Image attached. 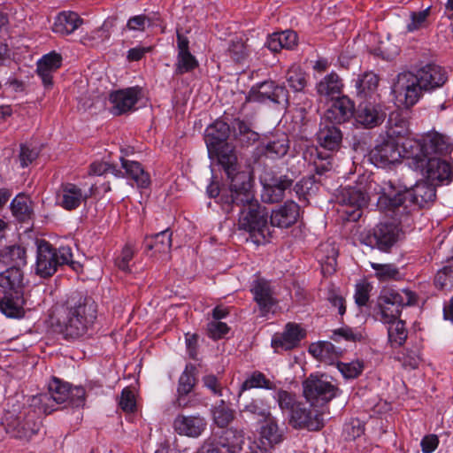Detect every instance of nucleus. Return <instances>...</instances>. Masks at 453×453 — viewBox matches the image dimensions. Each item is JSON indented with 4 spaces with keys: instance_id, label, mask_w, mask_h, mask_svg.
Here are the masks:
<instances>
[{
    "instance_id": "f257e3e1",
    "label": "nucleus",
    "mask_w": 453,
    "mask_h": 453,
    "mask_svg": "<svg viewBox=\"0 0 453 453\" xmlns=\"http://www.w3.org/2000/svg\"><path fill=\"white\" fill-rule=\"evenodd\" d=\"M451 150L449 139L434 130L417 138H405L401 150L393 138L377 144L370 152V159L379 167L395 163L400 157L408 160L409 166L430 181L450 180L453 175L451 165L438 156Z\"/></svg>"
},
{
    "instance_id": "f03ea898",
    "label": "nucleus",
    "mask_w": 453,
    "mask_h": 453,
    "mask_svg": "<svg viewBox=\"0 0 453 453\" xmlns=\"http://www.w3.org/2000/svg\"><path fill=\"white\" fill-rule=\"evenodd\" d=\"M97 318V304L88 296H80L77 301H69L54 306L50 312L48 323L51 329L65 340H76L92 328Z\"/></svg>"
},
{
    "instance_id": "7ed1b4c3",
    "label": "nucleus",
    "mask_w": 453,
    "mask_h": 453,
    "mask_svg": "<svg viewBox=\"0 0 453 453\" xmlns=\"http://www.w3.org/2000/svg\"><path fill=\"white\" fill-rule=\"evenodd\" d=\"M435 197L436 190L434 186L426 181H418L412 188L403 193H396L395 188L388 185V188H381L377 206L381 211H391L394 216L396 217L407 212V205H403L407 199L418 207L423 208L430 205Z\"/></svg>"
},
{
    "instance_id": "20e7f679",
    "label": "nucleus",
    "mask_w": 453,
    "mask_h": 453,
    "mask_svg": "<svg viewBox=\"0 0 453 453\" xmlns=\"http://www.w3.org/2000/svg\"><path fill=\"white\" fill-rule=\"evenodd\" d=\"M220 165L223 167L230 180L229 193H223L221 196V203L223 206L236 204L245 208L251 203H259L257 200L255 199L253 191L251 190L250 174L246 172L240 171L238 162H236L233 155H230L229 157L221 155Z\"/></svg>"
},
{
    "instance_id": "39448f33",
    "label": "nucleus",
    "mask_w": 453,
    "mask_h": 453,
    "mask_svg": "<svg viewBox=\"0 0 453 453\" xmlns=\"http://www.w3.org/2000/svg\"><path fill=\"white\" fill-rule=\"evenodd\" d=\"M49 393L40 394L31 397V405L39 412L50 414L56 410L55 404L68 403L72 407L83 406L85 403V389L82 387L73 388L67 382L53 378L48 386Z\"/></svg>"
},
{
    "instance_id": "423d86ee",
    "label": "nucleus",
    "mask_w": 453,
    "mask_h": 453,
    "mask_svg": "<svg viewBox=\"0 0 453 453\" xmlns=\"http://www.w3.org/2000/svg\"><path fill=\"white\" fill-rule=\"evenodd\" d=\"M38 410L31 405L24 406L22 409L7 410L1 424L12 438L28 442L36 435L41 428V422L38 418Z\"/></svg>"
},
{
    "instance_id": "0eeeda50",
    "label": "nucleus",
    "mask_w": 453,
    "mask_h": 453,
    "mask_svg": "<svg viewBox=\"0 0 453 453\" xmlns=\"http://www.w3.org/2000/svg\"><path fill=\"white\" fill-rule=\"evenodd\" d=\"M70 265L78 271L81 265L73 260L72 250L68 246L54 248L50 242L41 240L37 242L35 272L42 278L52 276L59 266Z\"/></svg>"
},
{
    "instance_id": "6e6552de",
    "label": "nucleus",
    "mask_w": 453,
    "mask_h": 453,
    "mask_svg": "<svg viewBox=\"0 0 453 453\" xmlns=\"http://www.w3.org/2000/svg\"><path fill=\"white\" fill-rule=\"evenodd\" d=\"M416 296L409 289L396 291L384 288L377 298L374 307V316L383 324H390L400 318L401 309L415 303Z\"/></svg>"
},
{
    "instance_id": "1a4fd4ad",
    "label": "nucleus",
    "mask_w": 453,
    "mask_h": 453,
    "mask_svg": "<svg viewBox=\"0 0 453 453\" xmlns=\"http://www.w3.org/2000/svg\"><path fill=\"white\" fill-rule=\"evenodd\" d=\"M391 90L395 104L405 108L415 105L425 91L416 73L412 72L399 73L392 85Z\"/></svg>"
},
{
    "instance_id": "9d476101",
    "label": "nucleus",
    "mask_w": 453,
    "mask_h": 453,
    "mask_svg": "<svg viewBox=\"0 0 453 453\" xmlns=\"http://www.w3.org/2000/svg\"><path fill=\"white\" fill-rule=\"evenodd\" d=\"M303 395L312 405L326 404L335 398L341 390L325 374H311L303 383Z\"/></svg>"
},
{
    "instance_id": "9b49d317",
    "label": "nucleus",
    "mask_w": 453,
    "mask_h": 453,
    "mask_svg": "<svg viewBox=\"0 0 453 453\" xmlns=\"http://www.w3.org/2000/svg\"><path fill=\"white\" fill-rule=\"evenodd\" d=\"M372 188V181H365L363 178L355 186L345 187L341 190L338 196L342 206L349 207L345 213L352 220H357L361 217L360 210L365 207L369 202V191Z\"/></svg>"
},
{
    "instance_id": "f8f14e48",
    "label": "nucleus",
    "mask_w": 453,
    "mask_h": 453,
    "mask_svg": "<svg viewBox=\"0 0 453 453\" xmlns=\"http://www.w3.org/2000/svg\"><path fill=\"white\" fill-rule=\"evenodd\" d=\"M268 212L259 203H251L242 208L239 219V229L249 232L253 237H260L263 241L269 235Z\"/></svg>"
},
{
    "instance_id": "ddd939ff",
    "label": "nucleus",
    "mask_w": 453,
    "mask_h": 453,
    "mask_svg": "<svg viewBox=\"0 0 453 453\" xmlns=\"http://www.w3.org/2000/svg\"><path fill=\"white\" fill-rule=\"evenodd\" d=\"M230 134L228 124L222 120H216L205 130V142L210 153L216 155L220 164L221 155L229 157L230 155L237 160L234 148L226 142Z\"/></svg>"
},
{
    "instance_id": "4468645a",
    "label": "nucleus",
    "mask_w": 453,
    "mask_h": 453,
    "mask_svg": "<svg viewBox=\"0 0 453 453\" xmlns=\"http://www.w3.org/2000/svg\"><path fill=\"white\" fill-rule=\"evenodd\" d=\"M399 233L400 230L396 224L380 223L372 232L363 237L362 242L372 249L376 248L387 252L397 242Z\"/></svg>"
},
{
    "instance_id": "2eb2a0df",
    "label": "nucleus",
    "mask_w": 453,
    "mask_h": 453,
    "mask_svg": "<svg viewBox=\"0 0 453 453\" xmlns=\"http://www.w3.org/2000/svg\"><path fill=\"white\" fill-rule=\"evenodd\" d=\"M89 195L74 183H62L56 193V204L65 211H73L85 203Z\"/></svg>"
},
{
    "instance_id": "dca6fc26",
    "label": "nucleus",
    "mask_w": 453,
    "mask_h": 453,
    "mask_svg": "<svg viewBox=\"0 0 453 453\" xmlns=\"http://www.w3.org/2000/svg\"><path fill=\"white\" fill-rule=\"evenodd\" d=\"M325 411H309L298 403L290 412L289 423L295 428L319 431L325 425Z\"/></svg>"
},
{
    "instance_id": "f3484780",
    "label": "nucleus",
    "mask_w": 453,
    "mask_h": 453,
    "mask_svg": "<svg viewBox=\"0 0 453 453\" xmlns=\"http://www.w3.org/2000/svg\"><path fill=\"white\" fill-rule=\"evenodd\" d=\"M287 96L288 91L284 87L276 85L273 81H265L251 88L249 98L259 103L271 101L280 104L287 100Z\"/></svg>"
},
{
    "instance_id": "a211bd4d",
    "label": "nucleus",
    "mask_w": 453,
    "mask_h": 453,
    "mask_svg": "<svg viewBox=\"0 0 453 453\" xmlns=\"http://www.w3.org/2000/svg\"><path fill=\"white\" fill-rule=\"evenodd\" d=\"M242 443V431L228 429L219 441L205 445L203 453H237Z\"/></svg>"
},
{
    "instance_id": "6ab92c4d",
    "label": "nucleus",
    "mask_w": 453,
    "mask_h": 453,
    "mask_svg": "<svg viewBox=\"0 0 453 453\" xmlns=\"http://www.w3.org/2000/svg\"><path fill=\"white\" fill-rule=\"evenodd\" d=\"M425 91L441 88L448 80L446 70L436 64L429 63L415 73Z\"/></svg>"
},
{
    "instance_id": "aec40b11",
    "label": "nucleus",
    "mask_w": 453,
    "mask_h": 453,
    "mask_svg": "<svg viewBox=\"0 0 453 453\" xmlns=\"http://www.w3.org/2000/svg\"><path fill=\"white\" fill-rule=\"evenodd\" d=\"M139 97L140 89L137 88H128L111 92L109 96L111 112L115 115H120L133 110Z\"/></svg>"
},
{
    "instance_id": "412c9836",
    "label": "nucleus",
    "mask_w": 453,
    "mask_h": 453,
    "mask_svg": "<svg viewBox=\"0 0 453 453\" xmlns=\"http://www.w3.org/2000/svg\"><path fill=\"white\" fill-rule=\"evenodd\" d=\"M305 332L295 323H288L281 334H276L272 339V346L275 351L289 350L296 347L304 338Z\"/></svg>"
},
{
    "instance_id": "4be33fe9",
    "label": "nucleus",
    "mask_w": 453,
    "mask_h": 453,
    "mask_svg": "<svg viewBox=\"0 0 453 453\" xmlns=\"http://www.w3.org/2000/svg\"><path fill=\"white\" fill-rule=\"evenodd\" d=\"M354 114V104L347 96L337 97L326 111L324 118L333 124L348 121Z\"/></svg>"
},
{
    "instance_id": "5701e85b",
    "label": "nucleus",
    "mask_w": 453,
    "mask_h": 453,
    "mask_svg": "<svg viewBox=\"0 0 453 453\" xmlns=\"http://www.w3.org/2000/svg\"><path fill=\"white\" fill-rule=\"evenodd\" d=\"M356 120L362 126L372 128L381 124L386 117L381 105L369 102L360 103L356 111Z\"/></svg>"
},
{
    "instance_id": "b1692460",
    "label": "nucleus",
    "mask_w": 453,
    "mask_h": 453,
    "mask_svg": "<svg viewBox=\"0 0 453 453\" xmlns=\"http://www.w3.org/2000/svg\"><path fill=\"white\" fill-rule=\"evenodd\" d=\"M206 421L199 415H178L173 421L174 430L180 435L198 437L204 431Z\"/></svg>"
},
{
    "instance_id": "393cba45",
    "label": "nucleus",
    "mask_w": 453,
    "mask_h": 453,
    "mask_svg": "<svg viewBox=\"0 0 453 453\" xmlns=\"http://www.w3.org/2000/svg\"><path fill=\"white\" fill-rule=\"evenodd\" d=\"M24 274L19 267L10 266L0 273V291L3 294H24Z\"/></svg>"
},
{
    "instance_id": "a878e982",
    "label": "nucleus",
    "mask_w": 453,
    "mask_h": 453,
    "mask_svg": "<svg viewBox=\"0 0 453 453\" xmlns=\"http://www.w3.org/2000/svg\"><path fill=\"white\" fill-rule=\"evenodd\" d=\"M299 215V205L293 201H288L272 211L271 224L278 227L288 228L297 221Z\"/></svg>"
},
{
    "instance_id": "bb28decb",
    "label": "nucleus",
    "mask_w": 453,
    "mask_h": 453,
    "mask_svg": "<svg viewBox=\"0 0 453 453\" xmlns=\"http://www.w3.org/2000/svg\"><path fill=\"white\" fill-rule=\"evenodd\" d=\"M194 370L195 368L192 365H187L180 376L176 404L180 408H188L193 405V401L188 395L191 393L196 384Z\"/></svg>"
},
{
    "instance_id": "cd10ccee",
    "label": "nucleus",
    "mask_w": 453,
    "mask_h": 453,
    "mask_svg": "<svg viewBox=\"0 0 453 453\" xmlns=\"http://www.w3.org/2000/svg\"><path fill=\"white\" fill-rule=\"evenodd\" d=\"M62 65V57L56 51H51L44 55L37 62V73L41 77L42 83L46 87H50L53 83V73H56Z\"/></svg>"
},
{
    "instance_id": "c85d7f7f",
    "label": "nucleus",
    "mask_w": 453,
    "mask_h": 453,
    "mask_svg": "<svg viewBox=\"0 0 453 453\" xmlns=\"http://www.w3.org/2000/svg\"><path fill=\"white\" fill-rule=\"evenodd\" d=\"M292 180L286 176L279 179L265 180L263 183L262 199L265 203H278L284 197V193L291 187Z\"/></svg>"
},
{
    "instance_id": "c756f323",
    "label": "nucleus",
    "mask_w": 453,
    "mask_h": 453,
    "mask_svg": "<svg viewBox=\"0 0 453 453\" xmlns=\"http://www.w3.org/2000/svg\"><path fill=\"white\" fill-rule=\"evenodd\" d=\"M83 24V19L78 13L71 11H63L54 19L52 31L60 35L73 34Z\"/></svg>"
},
{
    "instance_id": "7c9ffc66",
    "label": "nucleus",
    "mask_w": 453,
    "mask_h": 453,
    "mask_svg": "<svg viewBox=\"0 0 453 453\" xmlns=\"http://www.w3.org/2000/svg\"><path fill=\"white\" fill-rule=\"evenodd\" d=\"M0 297V311L9 318H22L25 315L24 294L7 293Z\"/></svg>"
},
{
    "instance_id": "2f4dec72",
    "label": "nucleus",
    "mask_w": 453,
    "mask_h": 453,
    "mask_svg": "<svg viewBox=\"0 0 453 453\" xmlns=\"http://www.w3.org/2000/svg\"><path fill=\"white\" fill-rule=\"evenodd\" d=\"M317 141L322 148L335 151L341 148L342 134L341 130L334 125L321 126L317 134Z\"/></svg>"
},
{
    "instance_id": "473e14b6",
    "label": "nucleus",
    "mask_w": 453,
    "mask_h": 453,
    "mask_svg": "<svg viewBox=\"0 0 453 453\" xmlns=\"http://www.w3.org/2000/svg\"><path fill=\"white\" fill-rule=\"evenodd\" d=\"M251 292L254 295L255 301L263 312L269 311L275 303L270 283L265 280L259 279L255 280L251 288Z\"/></svg>"
},
{
    "instance_id": "72a5a7b5",
    "label": "nucleus",
    "mask_w": 453,
    "mask_h": 453,
    "mask_svg": "<svg viewBox=\"0 0 453 453\" xmlns=\"http://www.w3.org/2000/svg\"><path fill=\"white\" fill-rule=\"evenodd\" d=\"M121 165L125 170V177L134 180L137 188H145L150 186V174L139 162L121 158Z\"/></svg>"
},
{
    "instance_id": "f704fd0d",
    "label": "nucleus",
    "mask_w": 453,
    "mask_h": 453,
    "mask_svg": "<svg viewBox=\"0 0 453 453\" xmlns=\"http://www.w3.org/2000/svg\"><path fill=\"white\" fill-rule=\"evenodd\" d=\"M145 248L156 254L167 255L172 247V232L169 229L161 231L154 235L146 236Z\"/></svg>"
},
{
    "instance_id": "c9c22d12",
    "label": "nucleus",
    "mask_w": 453,
    "mask_h": 453,
    "mask_svg": "<svg viewBox=\"0 0 453 453\" xmlns=\"http://www.w3.org/2000/svg\"><path fill=\"white\" fill-rule=\"evenodd\" d=\"M289 149L288 136L281 133L275 134L267 142L263 143V150L266 157L277 158L285 156Z\"/></svg>"
},
{
    "instance_id": "e433bc0d",
    "label": "nucleus",
    "mask_w": 453,
    "mask_h": 453,
    "mask_svg": "<svg viewBox=\"0 0 453 453\" xmlns=\"http://www.w3.org/2000/svg\"><path fill=\"white\" fill-rule=\"evenodd\" d=\"M342 86L339 75L331 73L318 82L316 90L319 96L333 98L342 93Z\"/></svg>"
},
{
    "instance_id": "4c0bfd02",
    "label": "nucleus",
    "mask_w": 453,
    "mask_h": 453,
    "mask_svg": "<svg viewBox=\"0 0 453 453\" xmlns=\"http://www.w3.org/2000/svg\"><path fill=\"white\" fill-rule=\"evenodd\" d=\"M0 261L6 265L18 266L26 265V250L19 245L4 247L0 251Z\"/></svg>"
},
{
    "instance_id": "58836bf2",
    "label": "nucleus",
    "mask_w": 453,
    "mask_h": 453,
    "mask_svg": "<svg viewBox=\"0 0 453 453\" xmlns=\"http://www.w3.org/2000/svg\"><path fill=\"white\" fill-rule=\"evenodd\" d=\"M309 353L318 360L328 363L339 356V351L330 342H319L311 344Z\"/></svg>"
},
{
    "instance_id": "ea45409f",
    "label": "nucleus",
    "mask_w": 453,
    "mask_h": 453,
    "mask_svg": "<svg viewBox=\"0 0 453 453\" xmlns=\"http://www.w3.org/2000/svg\"><path fill=\"white\" fill-rule=\"evenodd\" d=\"M11 210L18 220L26 221L33 214L32 202L27 196L18 195L11 203Z\"/></svg>"
},
{
    "instance_id": "a19ab883",
    "label": "nucleus",
    "mask_w": 453,
    "mask_h": 453,
    "mask_svg": "<svg viewBox=\"0 0 453 453\" xmlns=\"http://www.w3.org/2000/svg\"><path fill=\"white\" fill-rule=\"evenodd\" d=\"M379 85V77L372 72H367L356 80L357 92L360 96L367 97L375 92Z\"/></svg>"
},
{
    "instance_id": "79ce46f5",
    "label": "nucleus",
    "mask_w": 453,
    "mask_h": 453,
    "mask_svg": "<svg viewBox=\"0 0 453 453\" xmlns=\"http://www.w3.org/2000/svg\"><path fill=\"white\" fill-rule=\"evenodd\" d=\"M388 325V335L390 344L394 347H400L403 345L408 336L405 322L397 319Z\"/></svg>"
},
{
    "instance_id": "37998d69",
    "label": "nucleus",
    "mask_w": 453,
    "mask_h": 453,
    "mask_svg": "<svg viewBox=\"0 0 453 453\" xmlns=\"http://www.w3.org/2000/svg\"><path fill=\"white\" fill-rule=\"evenodd\" d=\"M251 388H266L272 389L273 383L265 377L261 372L256 371L252 372L242 384L238 397L240 398L242 393Z\"/></svg>"
},
{
    "instance_id": "c03bdc74",
    "label": "nucleus",
    "mask_w": 453,
    "mask_h": 453,
    "mask_svg": "<svg viewBox=\"0 0 453 453\" xmlns=\"http://www.w3.org/2000/svg\"><path fill=\"white\" fill-rule=\"evenodd\" d=\"M431 9V6H427L424 10L411 12L410 19L406 24V30L412 33L428 27Z\"/></svg>"
},
{
    "instance_id": "a18cd8bd",
    "label": "nucleus",
    "mask_w": 453,
    "mask_h": 453,
    "mask_svg": "<svg viewBox=\"0 0 453 453\" xmlns=\"http://www.w3.org/2000/svg\"><path fill=\"white\" fill-rule=\"evenodd\" d=\"M287 81L294 91H302L307 84V74L299 65H293L288 70Z\"/></svg>"
},
{
    "instance_id": "49530a36",
    "label": "nucleus",
    "mask_w": 453,
    "mask_h": 453,
    "mask_svg": "<svg viewBox=\"0 0 453 453\" xmlns=\"http://www.w3.org/2000/svg\"><path fill=\"white\" fill-rule=\"evenodd\" d=\"M371 267L375 271V277L380 281H388L399 278L398 268L392 264H379L371 262Z\"/></svg>"
},
{
    "instance_id": "de8ad7c7",
    "label": "nucleus",
    "mask_w": 453,
    "mask_h": 453,
    "mask_svg": "<svg viewBox=\"0 0 453 453\" xmlns=\"http://www.w3.org/2000/svg\"><path fill=\"white\" fill-rule=\"evenodd\" d=\"M434 284L439 289L450 291L453 288V265H446L440 270L434 278Z\"/></svg>"
},
{
    "instance_id": "09e8293b",
    "label": "nucleus",
    "mask_w": 453,
    "mask_h": 453,
    "mask_svg": "<svg viewBox=\"0 0 453 453\" xmlns=\"http://www.w3.org/2000/svg\"><path fill=\"white\" fill-rule=\"evenodd\" d=\"M135 254V248L134 245L127 243L126 244L119 256L115 259V265L125 273L131 272L130 263L132 262Z\"/></svg>"
},
{
    "instance_id": "8fccbe9b",
    "label": "nucleus",
    "mask_w": 453,
    "mask_h": 453,
    "mask_svg": "<svg viewBox=\"0 0 453 453\" xmlns=\"http://www.w3.org/2000/svg\"><path fill=\"white\" fill-rule=\"evenodd\" d=\"M261 437L265 440L269 445L279 443L281 441V434L279 431L276 422L268 418L266 424L261 428Z\"/></svg>"
},
{
    "instance_id": "3c124183",
    "label": "nucleus",
    "mask_w": 453,
    "mask_h": 453,
    "mask_svg": "<svg viewBox=\"0 0 453 453\" xmlns=\"http://www.w3.org/2000/svg\"><path fill=\"white\" fill-rule=\"evenodd\" d=\"M197 65L198 63L190 51L178 53L175 70L176 73L183 74L194 70Z\"/></svg>"
},
{
    "instance_id": "603ef678",
    "label": "nucleus",
    "mask_w": 453,
    "mask_h": 453,
    "mask_svg": "<svg viewBox=\"0 0 453 453\" xmlns=\"http://www.w3.org/2000/svg\"><path fill=\"white\" fill-rule=\"evenodd\" d=\"M337 368L342 376L347 380L357 378L364 370V365L360 361L350 363L338 362Z\"/></svg>"
},
{
    "instance_id": "864d4df0",
    "label": "nucleus",
    "mask_w": 453,
    "mask_h": 453,
    "mask_svg": "<svg viewBox=\"0 0 453 453\" xmlns=\"http://www.w3.org/2000/svg\"><path fill=\"white\" fill-rule=\"evenodd\" d=\"M332 339L339 342L344 339L349 342H360L364 339L362 331L349 326H342L333 332Z\"/></svg>"
},
{
    "instance_id": "5fc2aeb1",
    "label": "nucleus",
    "mask_w": 453,
    "mask_h": 453,
    "mask_svg": "<svg viewBox=\"0 0 453 453\" xmlns=\"http://www.w3.org/2000/svg\"><path fill=\"white\" fill-rule=\"evenodd\" d=\"M214 422L219 427L226 426L234 419V411L221 402V404L215 407L213 410Z\"/></svg>"
},
{
    "instance_id": "6e6d98bb",
    "label": "nucleus",
    "mask_w": 453,
    "mask_h": 453,
    "mask_svg": "<svg viewBox=\"0 0 453 453\" xmlns=\"http://www.w3.org/2000/svg\"><path fill=\"white\" fill-rule=\"evenodd\" d=\"M242 411L250 412L263 418H267L270 415L268 407L262 399H252L243 406Z\"/></svg>"
},
{
    "instance_id": "4d7b16f0",
    "label": "nucleus",
    "mask_w": 453,
    "mask_h": 453,
    "mask_svg": "<svg viewBox=\"0 0 453 453\" xmlns=\"http://www.w3.org/2000/svg\"><path fill=\"white\" fill-rule=\"evenodd\" d=\"M275 399L277 400L281 410L289 411L290 412L298 404L296 399V395L286 390H279L276 393Z\"/></svg>"
},
{
    "instance_id": "13d9d810",
    "label": "nucleus",
    "mask_w": 453,
    "mask_h": 453,
    "mask_svg": "<svg viewBox=\"0 0 453 453\" xmlns=\"http://www.w3.org/2000/svg\"><path fill=\"white\" fill-rule=\"evenodd\" d=\"M119 404L125 412H134L136 410V399L134 391L129 388H125L121 392Z\"/></svg>"
},
{
    "instance_id": "bf43d9fd",
    "label": "nucleus",
    "mask_w": 453,
    "mask_h": 453,
    "mask_svg": "<svg viewBox=\"0 0 453 453\" xmlns=\"http://www.w3.org/2000/svg\"><path fill=\"white\" fill-rule=\"evenodd\" d=\"M229 332V326L219 320L212 319L207 324V334L212 339H220Z\"/></svg>"
},
{
    "instance_id": "052dcab7",
    "label": "nucleus",
    "mask_w": 453,
    "mask_h": 453,
    "mask_svg": "<svg viewBox=\"0 0 453 453\" xmlns=\"http://www.w3.org/2000/svg\"><path fill=\"white\" fill-rule=\"evenodd\" d=\"M371 290L372 285L366 281H361L356 285L354 297L358 306H364L367 303Z\"/></svg>"
},
{
    "instance_id": "680f3d73",
    "label": "nucleus",
    "mask_w": 453,
    "mask_h": 453,
    "mask_svg": "<svg viewBox=\"0 0 453 453\" xmlns=\"http://www.w3.org/2000/svg\"><path fill=\"white\" fill-rule=\"evenodd\" d=\"M233 127L236 135L247 138L248 141H256L257 139V134L253 132L250 127L242 120L235 119L233 124Z\"/></svg>"
},
{
    "instance_id": "e2e57ef3",
    "label": "nucleus",
    "mask_w": 453,
    "mask_h": 453,
    "mask_svg": "<svg viewBox=\"0 0 453 453\" xmlns=\"http://www.w3.org/2000/svg\"><path fill=\"white\" fill-rule=\"evenodd\" d=\"M150 24V19L147 16L141 14L131 17L127 20V28L130 31L142 32Z\"/></svg>"
},
{
    "instance_id": "0e129e2a",
    "label": "nucleus",
    "mask_w": 453,
    "mask_h": 453,
    "mask_svg": "<svg viewBox=\"0 0 453 453\" xmlns=\"http://www.w3.org/2000/svg\"><path fill=\"white\" fill-rule=\"evenodd\" d=\"M282 49L291 50L297 43V35L292 30L276 33Z\"/></svg>"
},
{
    "instance_id": "69168bd1",
    "label": "nucleus",
    "mask_w": 453,
    "mask_h": 453,
    "mask_svg": "<svg viewBox=\"0 0 453 453\" xmlns=\"http://www.w3.org/2000/svg\"><path fill=\"white\" fill-rule=\"evenodd\" d=\"M398 359L402 362L405 368L409 369L418 368L420 362L419 356L412 350H407L406 352H403L402 356L398 357Z\"/></svg>"
},
{
    "instance_id": "338daca9",
    "label": "nucleus",
    "mask_w": 453,
    "mask_h": 453,
    "mask_svg": "<svg viewBox=\"0 0 453 453\" xmlns=\"http://www.w3.org/2000/svg\"><path fill=\"white\" fill-rule=\"evenodd\" d=\"M440 441L436 434H431L425 435L420 441V447L423 453H433L439 446Z\"/></svg>"
},
{
    "instance_id": "774afa93",
    "label": "nucleus",
    "mask_w": 453,
    "mask_h": 453,
    "mask_svg": "<svg viewBox=\"0 0 453 453\" xmlns=\"http://www.w3.org/2000/svg\"><path fill=\"white\" fill-rule=\"evenodd\" d=\"M204 387L211 390V392L217 396L222 395V386L215 375L210 374L203 378Z\"/></svg>"
}]
</instances>
